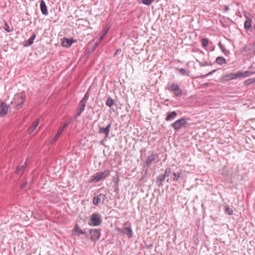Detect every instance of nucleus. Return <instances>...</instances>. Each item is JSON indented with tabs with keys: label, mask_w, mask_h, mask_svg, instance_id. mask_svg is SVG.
Here are the masks:
<instances>
[{
	"label": "nucleus",
	"mask_w": 255,
	"mask_h": 255,
	"mask_svg": "<svg viewBox=\"0 0 255 255\" xmlns=\"http://www.w3.org/2000/svg\"><path fill=\"white\" fill-rule=\"evenodd\" d=\"M116 230L118 232L126 235L128 238H131L132 237L133 232L131 229V225L128 221L125 222L123 224V227L122 229L117 228Z\"/></svg>",
	"instance_id": "f257e3e1"
},
{
	"label": "nucleus",
	"mask_w": 255,
	"mask_h": 255,
	"mask_svg": "<svg viewBox=\"0 0 255 255\" xmlns=\"http://www.w3.org/2000/svg\"><path fill=\"white\" fill-rule=\"evenodd\" d=\"M245 55L252 57L255 54V44H249L246 45L242 50Z\"/></svg>",
	"instance_id": "f03ea898"
},
{
	"label": "nucleus",
	"mask_w": 255,
	"mask_h": 255,
	"mask_svg": "<svg viewBox=\"0 0 255 255\" xmlns=\"http://www.w3.org/2000/svg\"><path fill=\"white\" fill-rule=\"evenodd\" d=\"M110 170L107 169L102 172L97 173L94 178L91 180V182H98L102 179H105L110 173Z\"/></svg>",
	"instance_id": "7ed1b4c3"
},
{
	"label": "nucleus",
	"mask_w": 255,
	"mask_h": 255,
	"mask_svg": "<svg viewBox=\"0 0 255 255\" xmlns=\"http://www.w3.org/2000/svg\"><path fill=\"white\" fill-rule=\"evenodd\" d=\"M187 123V120L184 118H182L176 120L175 122L172 123L171 126L173 128L174 130L177 131L185 126Z\"/></svg>",
	"instance_id": "20e7f679"
},
{
	"label": "nucleus",
	"mask_w": 255,
	"mask_h": 255,
	"mask_svg": "<svg viewBox=\"0 0 255 255\" xmlns=\"http://www.w3.org/2000/svg\"><path fill=\"white\" fill-rule=\"evenodd\" d=\"M89 233L90 235V239L92 241L96 242L100 238L101 232L99 230L90 229L89 230Z\"/></svg>",
	"instance_id": "39448f33"
},
{
	"label": "nucleus",
	"mask_w": 255,
	"mask_h": 255,
	"mask_svg": "<svg viewBox=\"0 0 255 255\" xmlns=\"http://www.w3.org/2000/svg\"><path fill=\"white\" fill-rule=\"evenodd\" d=\"M171 90L174 93L176 97L181 96L182 92L180 89L179 86L176 83H172L170 86Z\"/></svg>",
	"instance_id": "423d86ee"
},
{
	"label": "nucleus",
	"mask_w": 255,
	"mask_h": 255,
	"mask_svg": "<svg viewBox=\"0 0 255 255\" xmlns=\"http://www.w3.org/2000/svg\"><path fill=\"white\" fill-rule=\"evenodd\" d=\"M91 221L94 226H97L101 224V220L98 214L94 213L91 216Z\"/></svg>",
	"instance_id": "0eeeda50"
},
{
	"label": "nucleus",
	"mask_w": 255,
	"mask_h": 255,
	"mask_svg": "<svg viewBox=\"0 0 255 255\" xmlns=\"http://www.w3.org/2000/svg\"><path fill=\"white\" fill-rule=\"evenodd\" d=\"M68 126V123H65L63 124V125L62 126H61L60 127H59V128H58V129L57 131V133L54 135V136L53 137V138H52V139L51 140V141L52 142H55L58 139V138L59 137L62 132L64 130V129L65 128H66Z\"/></svg>",
	"instance_id": "6e6552de"
},
{
	"label": "nucleus",
	"mask_w": 255,
	"mask_h": 255,
	"mask_svg": "<svg viewBox=\"0 0 255 255\" xmlns=\"http://www.w3.org/2000/svg\"><path fill=\"white\" fill-rule=\"evenodd\" d=\"M8 106L3 102L0 103V116H5L8 112Z\"/></svg>",
	"instance_id": "1a4fd4ad"
},
{
	"label": "nucleus",
	"mask_w": 255,
	"mask_h": 255,
	"mask_svg": "<svg viewBox=\"0 0 255 255\" xmlns=\"http://www.w3.org/2000/svg\"><path fill=\"white\" fill-rule=\"evenodd\" d=\"M240 78L239 72L237 73H231L224 76V79L225 81H231Z\"/></svg>",
	"instance_id": "9d476101"
},
{
	"label": "nucleus",
	"mask_w": 255,
	"mask_h": 255,
	"mask_svg": "<svg viewBox=\"0 0 255 255\" xmlns=\"http://www.w3.org/2000/svg\"><path fill=\"white\" fill-rule=\"evenodd\" d=\"M111 127V124H108L105 128L101 127L99 129L100 133H104L105 137H108L110 132V129Z\"/></svg>",
	"instance_id": "9b49d317"
},
{
	"label": "nucleus",
	"mask_w": 255,
	"mask_h": 255,
	"mask_svg": "<svg viewBox=\"0 0 255 255\" xmlns=\"http://www.w3.org/2000/svg\"><path fill=\"white\" fill-rule=\"evenodd\" d=\"M74 42V40L73 38L69 39L68 38H64L62 40V46L65 47H70L73 43Z\"/></svg>",
	"instance_id": "f8f14e48"
},
{
	"label": "nucleus",
	"mask_w": 255,
	"mask_h": 255,
	"mask_svg": "<svg viewBox=\"0 0 255 255\" xmlns=\"http://www.w3.org/2000/svg\"><path fill=\"white\" fill-rule=\"evenodd\" d=\"M103 198V199H105L106 198V195L103 194H100L99 195L95 196L93 198V204L95 205H98L101 202V198Z\"/></svg>",
	"instance_id": "ddd939ff"
},
{
	"label": "nucleus",
	"mask_w": 255,
	"mask_h": 255,
	"mask_svg": "<svg viewBox=\"0 0 255 255\" xmlns=\"http://www.w3.org/2000/svg\"><path fill=\"white\" fill-rule=\"evenodd\" d=\"M40 9L42 13L44 15H47L48 14L47 6L45 1L41 0L40 1Z\"/></svg>",
	"instance_id": "4468645a"
},
{
	"label": "nucleus",
	"mask_w": 255,
	"mask_h": 255,
	"mask_svg": "<svg viewBox=\"0 0 255 255\" xmlns=\"http://www.w3.org/2000/svg\"><path fill=\"white\" fill-rule=\"evenodd\" d=\"M157 157V154L156 153H152L151 154L149 155L146 160H145V163L147 165H150L151 164V163L155 160L156 159Z\"/></svg>",
	"instance_id": "2eb2a0df"
},
{
	"label": "nucleus",
	"mask_w": 255,
	"mask_h": 255,
	"mask_svg": "<svg viewBox=\"0 0 255 255\" xmlns=\"http://www.w3.org/2000/svg\"><path fill=\"white\" fill-rule=\"evenodd\" d=\"M39 124V120L37 119L34 121L32 125L30 126L28 129V132L29 134H31L35 130V129L37 128Z\"/></svg>",
	"instance_id": "dca6fc26"
},
{
	"label": "nucleus",
	"mask_w": 255,
	"mask_h": 255,
	"mask_svg": "<svg viewBox=\"0 0 255 255\" xmlns=\"http://www.w3.org/2000/svg\"><path fill=\"white\" fill-rule=\"evenodd\" d=\"M177 113L175 111H173L171 113H168L167 114V116L165 118V120L166 121H169L170 120H173L175 119Z\"/></svg>",
	"instance_id": "f3484780"
},
{
	"label": "nucleus",
	"mask_w": 255,
	"mask_h": 255,
	"mask_svg": "<svg viewBox=\"0 0 255 255\" xmlns=\"http://www.w3.org/2000/svg\"><path fill=\"white\" fill-rule=\"evenodd\" d=\"M74 232L76 236H79L81 235L84 234L85 233V232L83 231L82 229H81L77 225H76L75 228L74 229Z\"/></svg>",
	"instance_id": "a211bd4d"
},
{
	"label": "nucleus",
	"mask_w": 255,
	"mask_h": 255,
	"mask_svg": "<svg viewBox=\"0 0 255 255\" xmlns=\"http://www.w3.org/2000/svg\"><path fill=\"white\" fill-rule=\"evenodd\" d=\"M36 37V35H32L25 42L24 45L25 46H29L33 44V41Z\"/></svg>",
	"instance_id": "6ab92c4d"
},
{
	"label": "nucleus",
	"mask_w": 255,
	"mask_h": 255,
	"mask_svg": "<svg viewBox=\"0 0 255 255\" xmlns=\"http://www.w3.org/2000/svg\"><path fill=\"white\" fill-rule=\"evenodd\" d=\"M108 31H109V28L107 27H105L103 28L102 31L101 32V35L99 38L100 41H101L104 39L105 36L107 35Z\"/></svg>",
	"instance_id": "aec40b11"
},
{
	"label": "nucleus",
	"mask_w": 255,
	"mask_h": 255,
	"mask_svg": "<svg viewBox=\"0 0 255 255\" xmlns=\"http://www.w3.org/2000/svg\"><path fill=\"white\" fill-rule=\"evenodd\" d=\"M176 69L180 72V73L183 76H188L189 75V72L186 69L183 68H176Z\"/></svg>",
	"instance_id": "412c9836"
},
{
	"label": "nucleus",
	"mask_w": 255,
	"mask_h": 255,
	"mask_svg": "<svg viewBox=\"0 0 255 255\" xmlns=\"http://www.w3.org/2000/svg\"><path fill=\"white\" fill-rule=\"evenodd\" d=\"M251 21L252 20L250 18L247 17L244 23V27L246 29L249 30L252 28Z\"/></svg>",
	"instance_id": "4be33fe9"
},
{
	"label": "nucleus",
	"mask_w": 255,
	"mask_h": 255,
	"mask_svg": "<svg viewBox=\"0 0 255 255\" xmlns=\"http://www.w3.org/2000/svg\"><path fill=\"white\" fill-rule=\"evenodd\" d=\"M239 72V77H243L245 78L247 77H248L252 74H253V73L250 72V71H245L244 72H242L241 71H238Z\"/></svg>",
	"instance_id": "5701e85b"
},
{
	"label": "nucleus",
	"mask_w": 255,
	"mask_h": 255,
	"mask_svg": "<svg viewBox=\"0 0 255 255\" xmlns=\"http://www.w3.org/2000/svg\"><path fill=\"white\" fill-rule=\"evenodd\" d=\"M165 180V177L162 174L159 175L156 179V182L158 184L159 182L160 183L158 184V186H160L162 185L163 182Z\"/></svg>",
	"instance_id": "b1692460"
},
{
	"label": "nucleus",
	"mask_w": 255,
	"mask_h": 255,
	"mask_svg": "<svg viewBox=\"0 0 255 255\" xmlns=\"http://www.w3.org/2000/svg\"><path fill=\"white\" fill-rule=\"evenodd\" d=\"M86 105V102L81 100L79 103L78 110L83 112L85 109Z\"/></svg>",
	"instance_id": "393cba45"
},
{
	"label": "nucleus",
	"mask_w": 255,
	"mask_h": 255,
	"mask_svg": "<svg viewBox=\"0 0 255 255\" xmlns=\"http://www.w3.org/2000/svg\"><path fill=\"white\" fill-rule=\"evenodd\" d=\"M106 105L110 107H112L114 105V101L111 97H109L107 98V101L106 102Z\"/></svg>",
	"instance_id": "a878e982"
},
{
	"label": "nucleus",
	"mask_w": 255,
	"mask_h": 255,
	"mask_svg": "<svg viewBox=\"0 0 255 255\" xmlns=\"http://www.w3.org/2000/svg\"><path fill=\"white\" fill-rule=\"evenodd\" d=\"M216 62L220 65H222L226 63V59L223 57L221 56L218 57L216 58Z\"/></svg>",
	"instance_id": "bb28decb"
},
{
	"label": "nucleus",
	"mask_w": 255,
	"mask_h": 255,
	"mask_svg": "<svg viewBox=\"0 0 255 255\" xmlns=\"http://www.w3.org/2000/svg\"><path fill=\"white\" fill-rule=\"evenodd\" d=\"M25 167V165L17 167V170H16L17 174H22Z\"/></svg>",
	"instance_id": "cd10ccee"
},
{
	"label": "nucleus",
	"mask_w": 255,
	"mask_h": 255,
	"mask_svg": "<svg viewBox=\"0 0 255 255\" xmlns=\"http://www.w3.org/2000/svg\"><path fill=\"white\" fill-rule=\"evenodd\" d=\"M143 4L146 5H150L155 0H141Z\"/></svg>",
	"instance_id": "c85d7f7f"
},
{
	"label": "nucleus",
	"mask_w": 255,
	"mask_h": 255,
	"mask_svg": "<svg viewBox=\"0 0 255 255\" xmlns=\"http://www.w3.org/2000/svg\"><path fill=\"white\" fill-rule=\"evenodd\" d=\"M180 175L181 174L180 172L173 173V175L174 176V177H173V180L174 181H177L180 177Z\"/></svg>",
	"instance_id": "c756f323"
},
{
	"label": "nucleus",
	"mask_w": 255,
	"mask_h": 255,
	"mask_svg": "<svg viewBox=\"0 0 255 255\" xmlns=\"http://www.w3.org/2000/svg\"><path fill=\"white\" fill-rule=\"evenodd\" d=\"M16 97L18 98L19 97L21 99H22V101L21 102H20L19 103L17 104L16 107H17V109H19L21 108V105H22V104L23 103V102H24V100H23V97L22 96H19V95H17L16 96Z\"/></svg>",
	"instance_id": "7c9ffc66"
},
{
	"label": "nucleus",
	"mask_w": 255,
	"mask_h": 255,
	"mask_svg": "<svg viewBox=\"0 0 255 255\" xmlns=\"http://www.w3.org/2000/svg\"><path fill=\"white\" fill-rule=\"evenodd\" d=\"M3 28L7 32H10L11 31V29H10L8 24L6 22H5L4 26H3Z\"/></svg>",
	"instance_id": "2f4dec72"
},
{
	"label": "nucleus",
	"mask_w": 255,
	"mask_h": 255,
	"mask_svg": "<svg viewBox=\"0 0 255 255\" xmlns=\"http://www.w3.org/2000/svg\"><path fill=\"white\" fill-rule=\"evenodd\" d=\"M202 45L203 47H206L208 45V40L207 39H203L202 41Z\"/></svg>",
	"instance_id": "473e14b6"
},
{
	"label": "nucleus",
	"mask_w": 255,
	"mask_h": 255,
	"mask_svg": "<svg viewBox=\"0 0 255 255\" xmlns=\"http://www.w3.org/2000/svg\"><path fill=\"white\" fill-rule=\"evenodd\" d=\"M226 212L229 215H232L233 214V210L231 209L229 206H226Z\"/></svg>",
	"instance_id": "72a5a7b5"
},
{
	"label": "nucleus",
	"mask_w": 255,
	"mask_h": 255,
	"mask_svg": "<svg viewBox=\"0 0 255 255\" xmlns=\"http://www.w3.org/2000/svg\"><path fill=\"white\" fill-rule=\"evenodd\" d=\"M171 169L169 168H167L166 169L164 174H162L165 178L166 177H168L169 176V174L170 173Z\"/></svg>",
	"instance_id": "f704fd0d"
},
{
	"label": "nucleus",
	"mask_w": 255,
	"mask_h": 255,
	"mask_svg": "<svg viewBox=\"0 0 255 255\" xmlns=\"http://www.w3.org/2000/svg\"><path fill=\"white\" fill-rule=\"evenodd\" d=\"M215 71V70H212L211 71V72H209L208 73L206 74H205L204 75H202L201 76V78H206L207 77V76H208L209 75L212 74L213 72H214Z\"/></svg>",
	"instance_id": "c9c22d12"
},
{
	"label": "nucleus",
	"mask_w": 255,
	"mask_h": 255,
	"mask_svg": "<svg viewBox=\"0 0 255 255\" xmlns=\"http://www.w3.org/2000/svg\"><path fill=\"white\" fill-rule=\"evenodd\" d=\"M88 98H89V95H88V93H87L85 95V96H84V98L82 99V101H83L84 102H87Z\"/></svg>",
	"instance_id": "e433bc0d"
},
{
	"label": "nucleus",
	"mask_w": 255,
	"mask_h": 255,
	"mask_svg": "<svg viewBox=\"0 0 255 255\" xmlns=\"http://www.w3.org/2000/svg\"><path fill=\"white\" fill-rule=\"evenodd\" d=\"M200 65L202 66H206L210 65V64L208 63L207 62H200Z\"/></svg>",
	"instance_id": "4c0bfd02"
},
{
	"label": "nucleus",
	"mask_w": 255,
	"mask_h": 255,
	"mask_svg": "<svg viewBox=\"0 0 255 255\" xmlns=\"http://www.w3.org/2000/svg\"><path fill=\"white\" fill-rule=\"evenodd\" d=\"M82 113V112H81L79 110H77V113L76 114L75 116V118H78V117L80 116V115H81V114Z\"/></svg>",
	"instance_id": "58836bf2"
},
{
	"label": "nucleus",
	"mask_w": 255,
	"mask_h": 255,
	"mask_svg": "<svg viewBox=\"0 0 255 255\" xmlns=\"http://www.w3.org/2000/svg\"><path fill=\"white\" fill-rule=\"evenodd\" d=\"M121 52V49H117L114 54V56H115L119 54V53H120Z\"/></svg>",
	"instance_id": "ea45409f"
},
{
	"label": "nucleus",
	"mask_w": 255,
	"mask_h": 255,
	"mask_svg": "<svg viewBox=\"0 0 255 255\" xmlns=\"http://www.w3.org/2000/svg\"><path fill=\"white\" fill-rule=\"evenodd\" d=\"M224 9H225V11H228L229 10V8L228 6H225Z\"/></svg>",
	"instance_id": "a19ab883"
},
{
	"label": "nucleus",
	"mask_w": 255,
	"mask_h": 255,
	"mask_svg": "<svg viewBox=\"0 0 255 255\" xmlns=\"http://www.w3.org/2000/svg\"><path fill=\"white\" fill-rule=\"evenodd\" d=\"M27 184V183H25L24 184H23L22 186H21V188H24Z\"/></svg>",
	"instance_id": "79ce46f5"
},
{
	"label": "nucleus",
	"mask_w": 255,
	"mask_h": 255,
	"mask_svg": "<svg viewBox=\"0 0 255 255\" xmlns=\"http://www.w3.org/2000/svg\"><path fill=\"white\" fill-rule=\"evenodd\" d=\"M95 45H96V46H97L98 45V43H95Z\"/></svg>",
	"instance_id": "37998d69"
}]
</instances>
